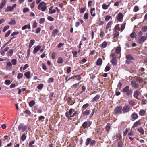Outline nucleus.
<instances>
[{
	"instance_id": "obj_35",
	"label": "nucleus",
	"mask_w": 147,
	"mask_h": 147,
	"mask_svg": "<svg viewBox=\"0 0 147 147\" xmlns=\"http://www.w3.org/2000/svg\"><path fill=\"white\" fill-rule=\"evenodd\" d=\"M63 62V59L61 57H59L57 62L58 63H62Z\"/></svg>"
},
{
	"instance_id": "obj_22",
	"label": "nucleus",
	"mask_w": 147,
	"mask_h": 147,
	"mask_svg": "<svg viewBox=\"0 0 147 147\" xmlns=\"http://www.w3.org/2000/svg\"><path fill=\"white\" fill-rule=\"evenodd\" d=\"M146 113V111L144 110H140L139 112V114L140 116H143Z\"/></svg>"
},
{
	"instance_id": "obj_27",
	"label": "nucleus",
	"mask_w": 147,
	"mask_h": 147,
	"mask_svg": "<svg viewBox=\"0 0 147 147\" xmlns=\"http://www.w3.org/2000/svg\"><path fill=\"white\" fill-rule=\"evenodd\" d=\"M107 43L105 41H104L100 45V46L102 48H105L107 46Z\"/></svg>"
},
{
	"instance_id": "obj_3",
	"label": "nucleus",
	"mask_w": 147,
	"mask_h": 147,
	"mask_svg": "<svg viewBox=\"0 0 147 147\" xmlns=\"http://www.w3.org/2000/svg\"><path fill=\"white\" fill-rule=\"evenodd\" d=\"M18 127L19 131L23 132L26 129L27 126L26 125H25L23 123H21L19 125Z\"/></svg>"
},
{
	"instance_id": "obj_57",
	"label": "nucleus",
	"mask_w": 147,
	"mask_h": 147,
	"mask_svg": "<svg viewBox=\"0 0 147 147\" xmlns=\"http://www.w3.org/2000/svg\"><path fill=\"white\" fill-rule=\"evenodd\" d=\"M56 54L57 53L56 52H53L52 55V58L53 59H54L55 58Z\"/></svg>"
},
{
	"instance_id": "obj_53",
	"label": "nucleus",
	"mask_w": 147,
	"mask_h": 147,
	"mask_svg": "<svg viewBox=\"0 0 147 147\" xmlns=\"http://www.w3.org/2000/svg\"><path fill=\"white\" fill-rule=\"evenodd\" d=\"M5 84L7 85H9L11 84V82L9 80H6L5 81Z\"/></svg>"
},
{
	"instance_id": "obj_48",
	"label": "nucleus",
	"mask_w": 147,
	"mask_h": 147,
	"mask_svg": "<svg viewBox=\"0 0 147 147\" xmlns=\"http://www.w3.org/2000/svg\"><path fill=\"white\" fill-rule=\"evenodd\" d=\"M130 37L131 38H134L136 37V35L134 32H133L130 35Z\"/></svg>"
},
{
	"instance_id": "obj_58",
	"label": "nucleus",
	"mask_w": 147,
	"mask_h": 147,
	"mask_svg": "<svg viewBox=\"0 0 147 147\" xmlns=\"http://www.w3.org/2000/svg\"><path fill=\"white\" fill-rule=\"evenodd\" d=\"M88 18V14L87 13H85L84 15V18L86 20H87Z\"/></svg>"
},
{
	"instance_id": "obj_63",
	"label": "nucleus",
	"mask_w": 147,
	"mask_h": 147,
	"mask_svg": "<svg viewBox=\"0 0 147 147\" xmlns=\"http://www.w3.org/2000/svg\"><path fill=\"white\" fill-rule=\"evenodd\" d=\"M45 21V19L44 18H40L39 20V23L41 24L43 23Z\"/></svg>"
},
{
	"instance_id": "obj_10",
	"label": "nucleus",
	"mask_w": 147,
	"mask_h": 147,
	"mask_svg": "<svg viewBox=\"0 0 147 147\" xmlns=\"http://www.w3.org/2000/svg\"><path fill=\"white\" fill-rule=\"evenodd\" d=\"M140 94V91L139 90H136L134 92V97L136 99H137L138 97L139 96Z\"/></svg>"
},
{
	"instance_id": "obj_8",
	"label": "nucleus",
	"mask_w": 147,
	"mask_h": 147,
	"mask_svg": "<svg viewBox=\"0 0 147 147\" xmlns=\"http://www.w3.org/2000/svg\"><path fill=\"white\" fill-rule=\"evenodd\" d=\"M16 4H13L12 7L11 6H8L5 9V12L12 11L13 10L14 8L16 7Z\"/></svg>"
},
{
	"instance_id": "obj_30",
	"label": "nucleus",
	"mask_w": 147,
	"mask_h": 147,
	"mask_svg": "<svg viewBox=\"0 0 147 147\" xmlns=\"http://www.w3.org/2000/svg\"><path fill=\"white\" fill-rule=\"evenodd\" d=\"M114 33L113 34L114 38H115L119 35V31H114Z\"/></svg>"
},
{
	"instance_id": "obj_45",
	"label": "nucleus",
	"mask_w": 147,
	"mask_h": 147,
	"mask_svg": "<svg viewBox=\"0 0 147 147\" xmlns=\"http://www.w3.org/2000/svg\"><path fill=\"white\" fill-rule=\"evenodd\" d=\"M95 10V9L94 8H92L91 9H90V13L91 15L93 16H95V13H93V11H94Z\"/></svg>"
},
{
	"instance_id": "obj_62",
	"label": "nucleus",
	"mask_w": 147,
	"mask_h": 147,
	"mask_svg": "<svg viewBox=\"0 0 147 147\" xmlns=\"http://www.w3.org/2000/svg\"><path fill=\"white\" fill-rule=\"evenodd\" d=\"M111 16L109 15H107L106 16L105 20L106 21H108L111 18Z\"/></svg>"
},
{
	"instance_id": "obj_38",
	"label": "nucleus",
	"mask_w": 147,
	"mask_h": 147,
	"mask_svg": "<svg viewBox=\"0 0 147 147\" xmlns=\"http://www.w3.org/2000/svg\"><path fill=\"white\" fill-rule=\"evenodd\" d=\"M79 82L77 83H75L72 86L71 88L75 89H76L77 87L79 86Z\"/></svg>"
},
{
	"instance_id": "obj_46",
	"label": "nucleus",
	"mask_w": 147,
	"mask_h": 147,
	"mask_svg": "<svg viewBox=\"0 0 147 147\" xmlns=\"http://www.w3.org/2000/svg\"><path fill=\"white\" fill-rule=\"evenodd\" d=\"M141 30L143 32L147 31V26H144L143 27L141 28Z\"/></svg>"
},
{
	"instance_id": "obj_36",
	"label": "nucleus",
	"mask_w": 147,
	"mask_h": 147,
	"mask_svg": "<svg viewBox=\"0 0 147 147\" xmlns=\"http://www.w3.org/2000/svg\"><path fill=\"white\" fill-rule=\"evenodd\" d=\"M45 117L43 116H40L39 117L38 120L40 122H42L44 121Z\"/></svg>"
},
{
	"instance_id": "obj_50",
	"label": "nucleus",
	"mask_w": 147,
	"mask_h": 147,
	"mask_svg": "<svg viewBox=\"0 0 147 147\" xmlns=\"http://www.w3.org/2000/svg\"><path fill=\"white\" fill-rule=\"evenodd\" d=\"M12 64L15 65L17 64V60L16 59H13L11 60Z\"/></svg>"
},
{
	"instance_id": "obj_59",
	"label": "nucleus",
	"mask_w": 147,
	"mask_h": 147,
	"mask_svg": "<svg viewBox=\"0 0 147 147\" xmlns=\"http://www.w3.org/2000/svg\"><path fill=\"white\" fill-rule=\"evenodd\" d=\"M23 74L19 73L17 76V78L19 79H20L23 77Z\"/></svg>"
},
{
	"instance_id": "obj_33",
	"label": "nucleus",
	"mask_w": 147,
	"mask_h": 147,
	"mask_svg": "<svg viewBox=\"0 0 147 147\" xmlns=\"http://www.w3.org/2000/svg\"><path fill=\"white\" fill-rule=\"evenodd\" d=\"M35 104V102L34 100H31L29 102V105L30 107H32Z\"/></svg>"
},
{
	"instance_id": "obj_42",
	"label": "nucleus",
	"mask_w": 147,
	"mask_h": 147,
	"mask_svg": "<svg viewBox=\"0 0 147 147\" xmlns=\"http://www.w3.org/2000/svg\"><path fill=\"white\" fill-rule=\"evenodd\" d=\"M24 112L25 114L28 115H30L31 114V113L30 111L28 109H26Z\"/></svg>"
},
{
	"instance_id": "obj_9",
	"label": "nucleus",
	"mask_w": 147,
	"mask_h": 147,
	"mask_svg": "<svg viewBox=\"0 0 147 147\" xmlns=\"http://www.w3.org/2000/svg\"><path fill=\"white\" fill-rule=\"evenodd\" d=\"M146 39V37L145 36H143L140 37L138 40V42L140 44H142L144 42Z\"/></svg>"
},
{
	"instance_id": "obj_41",
	"label": "nucleus",
	"mask_w": 147,
	"mask_h": 147,
	"mask_svg": "<svg viewBox=\"0 0 147 147\" xmlns=\"http://www.w3.org/2000/svg\"><path fill=\"white\" fill-rule=\"evenodd\" d=\"M110 124L109 123H108L105 127V129L106 131L108 132L110 129Z\"/></svg>"
},
{
	"instance_id": "obj_12",
	"label": "nucleus",
	"mask_w": 147,
	"mask_h": 147,
	"mask_svg": "<svg viewBox=\"0 0 147 147\" xmlns=\"http://www.w3.org/2000/svg\"><path fill=\"white\" fill-rule=\"evenodd\" d=\"M59 32V30L58 29H54L52 32L51 36L55 37L57 35Z\"/></svg>"
},
{
	"instance_id": "obj_5",
	"label": "nucleus",
	"mask_w": 147,
	"mask_h": 147,
	"mask_svg": "<svg viewBox=\"0 0 147 147\" xmlns=\"http://www.w3.org/2000/svg\"><path fill=\"white\" fill-rule=\"evenodd\" d=\"M73 111H74V109L72 108H71L69 110L68 112H66L65 113V116L67 118L68 120H71L72 119L71 118V115H71Z\"/></svg>"
},
{
	"instance_id": "obj_25",
	"label": "nucleus",
	"mask_w": 147,
	"mask_h": 147,
	"mask_svg": "<svg viewBox=\"0 0 147 147\" xmlns=\"http://www.w3.org/2000/svg\"><path fill=\"white\" fill-rule=\"evenodd\" d=\"M117 61L116 60V58L114 57L113 58L111 61V62L113 65H116L117 64Z\"/></svg>"
},
{
	"instance_id": "obj_11",
	"label": "nucleus",
	"mask_w": 147,
	"mask_h": 147,
	"mask_svg": "<svg viewBox=\"0 0 147 147\" xmlns=\"http://www.w3.org/2000/svg\"><path fill=\"white\" fill-rule=\"evenodd\" d=\"M136 82L135 81V80L132 81L131 82V84L133 87L137 88L139 87V85L138 84L136 83Z\"/></svg>"
},
{
	"instance_id": "obj_60",
	"label": "nucleus",
	"mask_w": 147,
	"mask_h": 147,
	"mask_svg": "<svg viewBox=\"0 0 147 147\" xmlns=\"http://www.w3.org/2000/svg\"><path fill=\"white\" fill-rule=\"evenodd\" d=\"M35 142L34 141H31L29 143V146L30 147H34L32 144H34Z\"/></svg>"
},
{
	"instance_id": "obj_61",
	"label": "nucleus",
	"mask_w": 147,
	"mask_h": 147,
	"mask_svg": "<svg viewBox=\"0 0 147 147\" xmlns=\"http://www.w3.org/2000/svg\"><path fill=\"white\" fill-rule=\"evenodd\" d=\"M102 7L104 9L106 10L107 9L108 6H107V5L106 4H103L102 5Z\"/></svg>"
},
{
	"instance_id": "obj_51",
	"label": "nucleus",
	"mask_w": 147,
	"mask_h": 147,
	"mask_svg": "<svg viewBox=\"0 0 147 147\" xmlns=\"http://www.w3.org/2000/svg\"><path fill=\"white\" fill-rule=\"evenodd\" d=\"M125 26V23H123L121 27V31H122L124 29Z\"/></svg>"
},
{
	"instance_id": "obj_29",
	"label": "nucleus",
	"mask_w": 147,
	"mask_h": 147,
	"mask_svg": "<svg viewBox=\"0 0 147 147\" xmlns=\"http://www.w3.org/2000/svg\"><path fill=\"white\" fill-rule=\"evenodd\" d=\"M24 75L27 78L29 79L30 77V73L29 71L26 72L25 73Z\"/></svg>"
},
{
	"instance_id": "obj_52",
	"label": "nucleus",
	"mask_w": 147,
	"mask_h": 147,
	"mask_svg": "<svg viewBox=\"0 0 147 147\" xmlns=\"http://www.w3.org/2000/svg\"><path fill=\"white\" fill-rule=\"evenodd\" d=\"M129 129H126L123 132V135L124 136H125L129 131Z\"/></svg>"
},
{
	"instance_id": "obj_14",
	"label": "nucleus",
	"mask_w": 147,
	"mask_h": 147,
	"mask_svg": "<svg viewBox=\"0 0 147 147\" xmlns=\"http://www.w3.org/2000/svg\"><path fill=\"white\" fill-rule=\"evenodd\" d=\"M41 47L39 45H38L36 46L34 49L33 53L34 54H36L37 51L40 49Z\"/></svg>"
},
{
	"instance_id": "obj_56",
	"label": "nucleus",
	"mask_w": 147,
	"mask_h": 147,
	"mask_svg": "<svg viewBox=\"0 0 147 147\" xmlns=\"http://www.w3.org/2000/svg\"><path fill=\"white\" fill-rule=\"evenodd\" d=\"M27 55L26 56V58L27 59H28L29 58L30 54V50H29V49H28L27 51Z\"/></svg>"
},
{
	"instance_id": "obj_21",
	"label": "nucleus",
	"mask_w": 147,
	"mask_h": 147,
	"mask_svg": "<svg viewBox=\"0 0 147 147\" xmlns=\"http://www.w3.org/2000/svg\"><path fill=\"white\" fill-rule=\"evenodd\" d=\"M100 98V95L98 94L97 95L92 99L91 101L92 102H94L96 101Z\"/></svg>"
},
{
	"instance_id": "obj_40",
	"label": "nucleus",
	"mask_w": 147,
	"mask_h": 147,
	"mask_svg": "<svg viewBox=\"0 0 147 147\" xmlns=\"http://www.w3.org/2000/svg\"><path fill=\"white\" fill-rule=\"evenodd\" d=\"M129 104L132 106L135 105V102L133 100H130L128 102Z\"/></svg>"
},
{
	"instance_id": "obj_18",
	"label": "nucleus",
	"mask_w": 147,
	"mask_h": 147,
	"mask_svg": "<svg viewBox=\"0 0 147 147\" xmlns=\"http://www.w3.org/2000/svg\"><path fill=\"white\" fill-rule=\"evenodd\" d=\"M102 62V59L100 58H99L97 60L96 65L97 66H100L101 65Z\"/></svg>"
},
{
	"instance_id": "obj_1",
	"label": "nucleus",
	"mask_w": 147,
	"mask_h": 147,
	"mask_svg": "<svg viewBox=\"0 0 147 147\" xmlns=\"http://www.w3.org/2000/svg\"><path fill=\"white\" fill-rule=\"evenodd\" d=\"M37 8L38 10L45 12L47 9L46 3L44 1L41 2L38 4Z\"/></svg>"
},
{
	"instance_id": "obj_4",
	"label": "nucleus",
	"mask_w": 147,
	"mask_h": 147,
	"mask_svg": "<svg viewBox=\"0 0 147 147\" xmlns=\"http://www.w3.org/2000/svg\"><path fill=\"white\" fill-rule=\"evenodd\" d=\"M122 106H117L114 109V114H121L122 113Z\"/></svg>"
},
{
	"instance_id": "obj_47",
	"label": "nucleus",
	"mask_w": 147,
	"mask_h": 147,
	"mask_svg": "<svg viewBox=\"0 0 147 147\" xmlns=\"http://www.w3.org/2000/svg\"><path fill=\"white\" fill-rule=\"evenodd\" d=\"M86 10V8H81L80 9V13H83Z\"/></svg>"
},
{
	"instance_id": "obj_13",
	"label": "nucleus",
	"mask_w": 147,
	"mask_h": 147,
	"mask_svg": "<svg viewBox=\"0 0 147 147\" xmlns=\"http://www.w3.org/2000/svg\"><path fill=\"white\" fill-rule=\"evenodd\" d=\"M90 110L88 109H87L86 111H85L84 112H83V111H82V114L84 116H87L90 114Z\"/></svg>"
},
{
	"instance_id": "obj_23",
	"label": "nucleus",
	"mask_w": 147,
	"mask_h": 147,
	"mask_svg": "<svg viewBox=\"0 0 147 147\" xmlns=\"http://www.w3.org/2000/svg\"><path fill=\"white\" fill-rule=\"evenodd\" d=\"M141 123V122L139 120H138L134 123L133 126V127H135L138 126H139L140 125Z\"/></svg>"
},
{
	"instance_id": "obj_20",
	"label": "nucleus",
	"mask_w": 147,
	"mask_h": 147,
	"mask_svg": "<svg viewBox=\"0 0 147 147\" xmlns=\"http://www.w3.org/2000/svg\"><path fill=\"white\" fill-rule=\"evenodd\" d=\"M123 14L122 13H120L117 15V20L119 21H120L123 18Z\"/></svg>"
},
{
	"instance_id": "obj_32",
	"label": "nucleus",
	"mask_w": 147,
	"mask_h": 147,
	"mask_svg": "<svg viewBox=\"0 0 147 147\" xmlns=\"http://www.w3.org/2000/svg\"><path fill=\"white\" fill-rule=\"evenodd\" d=\"M91 140V139L90 138H88L86 139L85 142V144L86 146L88 145L89 144H90Z\"/></svg>"
},
{
	"instance_id": "obj_26",
	"label": "nucleus",
	"mask_w": 147,
	"mask_h": 147,
	"mask_svg": "<svg viewBox=\"0 0 147 147\" xmlns=\"http://www.w3.org/2000/svg\"><path fill=\"white\" fill-rule=\"evenodd\" d=\"M89 123H87V121H85L84 122L82 125V127L84 129H85L87 128L88 125V124Z\"/></svg>"
},
{
	"instance_id": "obj_24",
	"label": "nucleus",
	"mask_w": 147,
	"mask_h": 147,
	"mask_svg": "<svg viewBox=\"0 0 147 147\" xmlns=\"http://www.w3.org/2000/svg\"><path fill=\"white\" fill-rule=\"evenodd\" d=\"M131 117L134 120H135L138 118V115L137 113L134 112L132 113Z\"/></svg>"
},
{
	"instance_id": "obj_49",
	"label": "nucleus",
	"mask_w": 147,
	"mask_h": 147,
	"mask_svg": "<svg viewBox=\"0 0 147 147\" xmlns=\"http://www.w3.org/2000/svg\"><path fill=\"white\" fill-rule=\"evenodd\" d=\"M9 27V25H6L3 28V32H5L6 30H7Z\"/></svg>"
},
{
	"instance_id": "obj_15",
	"label": "nucleus",
	"mask_w": 147,
	"mask_h": 147,
	"mask_svg": "<svg viewBox=\"0 0 147 147\" xmlns=\"http://www.w3.org/2000/svg\"><path fill=\"white\" fill-rule=\"evenodd\" d=\"M115 137V138L116 140L117 141H118L121 138V134L119 133H117L115 136L113 137V139H114Z\"/></svg>"
},
{
	"instance_id": "obj_17",
	"label": "nucleus",
	"mask_w": 147,
	"mask_h": 147,
	"mask_svg": "<svg viewBox=\"0 0 147 147\" xmlns=\"http://www.w3.org/2000/svg\"><path fill=\"white\" fill-rule=\"evenodd\" d=\"M26 29H31V26L30 24H28L27 25H25L22 28V30H25Z\"/></svg>"
},
{
	"instance_id": "obj_39",
	"label": "nucleus",
	"mask_w": 147,
	"mask_h": 147,
	"mask_svg": "<svg viewBox=\"0 0 147 147\" xmlns=\"http://www.w3.org/2000/svg\"><path fill=\"white\" fill-rule=\"evenodd\" d=\"M119 24H117L116 25L114 28V31H119L118 30L119 29Z\"/></svg>"
},
{
	"instance_id": "obj_28",
	"label": "nucleus",
	"mask_w": 147,
	"mask_h": 147,
	"mask_svg": "<svg viewBox=\"0 0 147 147\" xmlns=\"http://www.w3.org/2000/svg\"><path fill=\"white\" fill-rule=\"evenodd\" d=\"M27 134H26L25 133H24L20 138L21 140L23 141H24L27 138V136L26 135Z\"/></svg>"
},
{
	"instance_id": "obj_43",
	"label": "nucleus",
	"mask_w": 147,
	"mask_h": 147,
	"mask_svg": "<svg viewBox=\"0 0 147 147\" xmlns=\"http://www.w3.org/2000/svg\"><path fill=\"white\" fill-rule=\"evenodd\" d=\"M12 64L10 62H8L7 63L6 68H11L12 66Z\"/></svg>"
},
{
	"instance_id": "obj_31",
	"label": "nucleus",
	"mask_w": 147,
	"mask_h": 147,
	"mask_svg": "<svg viewBox=\"0 0 147 147\" xmlns=\"http://www.w3.org/2000/svg\"><path fill=\"white\" fill-rule=\"evenodd\" d=\"M137 131L142 134H144V130L142 127L138 128L137 129Z\"/></svg>"
},
{
	"instance_id": "obj_34",
	"label": "nucleus",
	"mask_w": 147,
	"mask_h": 147,
	"mask_svg": "<svg viewBox=\"0 0 147 147\" xmlns=\"http://www.w3.org/2000/svg\"><path fill=\"white\" fill-rule=\"evenodd\" d=\"M121 51V48L120 47H117L116 49V53L117 54H119L120 53Z\"/></svg>"
},
{
	"instance_id": "obj_7",
	"label": "nucleus",
	"mask_w": 147,
	"mask_h": 147,
	"mask_svg": "<svg viewBox=\"0 0 147 147\" xmlns=\"http://www.w3.org/2000/svg\"><path fill=\"white\" fill-rule=\"evenodd\" d=\"M130 109V107L128 105H125L122 109V113H125L128 112Z\"/></svg>"
},
{
	"instance_id": "obj_54",
	"label": "nucleus",
	"mask_w": 147,
	"mask_h": 147,
	"mask_svg": "<svg viewBox=\"0 0 147 147\" xmlns=\"http://www.w3.org/2000/svg\"><path fill=\"white\" fill-rule=\"evenodd\" d=\"M110 67L109 66L107 65L105 69V72L108 71L110 70Z\"/></svg>"
},
{
	"instance_id": "obj_6",
	"label": "nucleus",
	"mask_w": 147,
	"mask_h": 147,
	"mask_svg": "<svg viewBox=\"0 0 147 147\" xmlns=\"http://www.w3.org/2000/svg\"><path fill=\"white\" fill-rule=\"evenodd\" d=\"M125 57L126 59L125 62L127 64L130 63H131V61L134 59V58L130 54H128L126 55Z\"/></svg>"
},
{
	"instance_id": "obj_55",
	"label": "nucleus",
	"mask_w": 147,
	"mask_h": 147,
	"mask_svg": "<svg viewBox=\"0 0 147 147\" xmlns=\"http://www.w3.org/2000/svg\"><path fill=\"white\" fill-rule=\"evenodd\" d=\"M89 105L88 103H86L83 105L82 108L83 109H85L88 107Z\"/></svg>"
},
{
	"instance_id": "obj_37",
	"label": "nucleus",
	"mask_w": 147,
	"mask_h": 147,
	"mask_svg": "<svg viewBox=\"0 0 147 147\" xmlns=\"http://www.w3.org/2000/svg\"><path fill=\"white\" fill-rule=\"evenodd\" d=\"M8 24L10 25H14L16 24V21L14 20H12L8 22Z\"/></svg>"
},
{
	"instance_id": "obj_16",
	"label": "nucleus",
	"mask_w": 147,
	"mask_h": 147,
	"mask_svg": "<svg viewBox=\"0 0 147 147\" xmlns=\"http://www.w3.org/2000/svg\"><path fill=\"white\" fill-rule=\"evenodd\" d=\"M135 81L138 82L139 83H141L143 82V80L142 79L140 78V77H137L135 78L134 79Z\"/></svg>"
},
{
	"instance_id": "obj_19",
	"label": "nucleus",
	"mask_w": 147,
	"mask_h": 147,
	"mask_svg": "<svg viewBox=\"0 0 147 147\" xmlns=\"http://www.w3.org/2000/svg\"><path fill=\"white\" fill-rule=\"evenodd\" d=\"M112 24L113 21H110L107 24L106 26V30H107L109 28H110Z\"/></svg>"
},
{
	"instance_id": "obj_64",
	"label": "nucleus",
	"mask_w": 147,
	"mask_h": 147,
	"mask_svg": "<svg viewBox=\"0 0 147 147\" xmlns=\"http://www.w3.org/2000/svg\"><path fill=\"white\" fill-rule=\"evenodd\" d=\"M117 145L118 147H123V144L122 141H119Z\"/></svg>"
},
{
	"instance_id": "obj_44",
	"label": "nucleus",
	"mask_w": 147,
	"mask_h": 147,
	"mask_svg": "<svg viewBox=\"0 0 147 147\" xmlns=\"http://www.w3.org/2000/svg\"><path fill=\"white\" fill-rule=\"evenodd\" d=\"M43 87V84H39L37 86V88L40 90L42 89Z\"/></svg>"
},
{
	"instance_id": "obj_2",
	"label": "nucleus",
	"mask_w": 147,
	"mask_h": 147,
	"mask_svg": "<svg viewBox=\"0 0 147 147\" xmlns=\"http://www.w3.org/2000/svg\"><path fill=\"white\" fill-rule=\"evenodd\" d=\"M122 92L124 93L126 95L130 96L132 95L133 91L130 89L128 86H127L123 89Z\"/></svg>"
}]
</instances>
